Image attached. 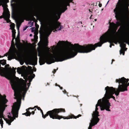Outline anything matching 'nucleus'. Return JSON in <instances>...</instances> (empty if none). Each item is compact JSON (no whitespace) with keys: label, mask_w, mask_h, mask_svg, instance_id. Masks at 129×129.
Returning <instances> with one entry per match:
<instances>
[{"label":"nucleus","mask_w":129,"mask_h":129,"mask_svg":"<svg viewBox=\"0 0 129 129\" xmlns=\"http://www.w3.org/2000/svg\"><path fill=\"white\" fill-rule=\"evenodd\" d=\"M120 31V28H119V29L118 30V31Z\"/></svg>","instance_id":"64"},{"label":"nucleus","mask_w":129,"mask_h":129,"mask_svg":"<svg viewBox=\"0 0 129 129\" xmlns=\"http://www.w3.org/2000/svg\"><path fill=\"white\" fill-rule=\"evenodd\" d=\"M31 114H32L33 115L34 114L35 112L34 111H33L31 112Z\"/></svg>","instance_id":"52"},{"label":"nucleus","mask_w":129,"mask_h":129,"mask_svg":"<svg viewBox=\"0 0 129 129\" xmlns=\"http://www.w3.org/2000/svg\"><path fill=\"white\" fill-rule=\"evenodd\" d=\"M67 5L66 4H63L61 5L60 7H63V11H62V12H64L66 10L67 8Z\"/></svg>","instance_id":"27"},{"label":"nucleus","mask_w":129,"mask_h":129,"mask_svg":"<svg viewBox=\"0 0 129 129\" xmlns=\"http://www.w3.org/2000/svg\"><path fill=\"white\" fill-rule=\"evenodd\" d=\"M35 25L37 27H39V26L38 25V24H37V23H35Z\"/></svg>","instance_id":"50"},{"label":"nucleus","mask_w":129,"mask_h":129,"mask_svg":"<svg viewBox=\"0 0 129 129\" xmlns=\"http://www.w3.org/2000/svg\"><path fill=\"white\" fill-rule=\"evenodd\" d=\"M65 112L64 109L60 108L54 109L52 110L48 111L45 115H44L43 112L41 113L42 117L44 118H45L49 115L50 117L53 119H57L59 120H60L62 118H63L64 119H68L73 118L76 119L77 118H78L81 116V115L80 114L76 116L73 114H71L68 116L66 117L59 115L58 114L60 113Z\"/></svg>","instance_id":"4"},{"label":"nucleus","mask_w":129,"mask_h":129,"mask_svg":"<svg viewBox=\"0 0 129 129\" xmlns=\"http://www.w3.org/2000/svg\"><path fill=\"white\" fill-rule=\"evenodd\" d=\"M33 36L31 34H30L29 35V36L30 37H31Z\"/></svg>","instance_id":"62"},{"label":"nucleus","mask_w":129,"mask_h":129,"mask_svg":"<svg viewBox=\"0 0 129 129\" xmlns=\"http://www.w3.org/2000/svg\"><path fill=\"white\" fill-rule=\"evenodd\" d=\"M3 18V16H0V19H1Z\"/></svg>","instance_id":"61"},{"label":"nucleus","mask_w":129,"mask_h":129,"mask_svg":"<svg viewBox=\"0 0 129 129\" xmlns=\"http://www.w3.org/2000/svg\"><path fill=\"white\" fill-rule=\"evenodd\" d=\"M99 106L98 104H96L95 106V111L94 112H93V113L92 114V118H94L95 119H99V120L100 119L98 118V116H99V112L98 111V107Z\"/></svg>","instance_id":"18"},{"label":"nucleus","mask_w":129,"mask_h":129,"mask_svg":"<svg viewBox=\"0 0 129 129\" xmlns=\"http://www.w3.org/2000/svg\"><path fill=\"white\" fill-rule=\"evenodd\" d=\"M8 118H9L10 119L12 118V117H11V116H10L9 115H8Z\"/></svg>","instance_id":"45"},{"label":"nucleus","mask_w":129,"mask_h":129,"mask_svg":"<svg viewBox=\"0 0 129 129\" xmlns=\"http://www.w3.org/2000/svg\"><path fill=\"white\" fill-rule=\"evenodd\" d=\"M16 107H13L12 108V110L11 112L13 116L12 118L10 119L12 122L13 121L14 119H15L16 118H17L18 117V111L19 110V108H18V109H16Z\"/></svg>","instance_id":"15"},{"label":"nucleus","mask_w":129,"mask_h":129,"mask_svg":"<svg viewBox=\"0 0 129 129\" xmlns=\"http://www.w3.org/2000/svg\"><path fill=\"white\" fill-rule=\"evenodd\" d=\"M106 36H101L100 37V42L95 44L94 45L92 44L85 45L83 46L80 45L78 44H75L76 48L78 49V52L79 53H87L90 52L92 50H94L97 47H101L104 43L107 42H113L116 44L118 42L121 43V40L118 39L115 37H111L106 38Z\"/></svg>","instance_id":"3"},{"label":"nucleus","mask_w":129,"mask_h":129,"mask_svg":"<svg viewBox=\"0 0 129 129\" xmlns=\"http://www.w3.org/2000/svg\"><path fill=\"white\" fill-rule=\"evenodd\" d=\"M23 21V20H19L16 23V26L19 33V28L21 26V23Z\"/></svg>","instance_id":"24"},{"label":"nucleus","mask_w":129,"mask_h":129,"mask_svg":"<svg viewBox=\"0 0 129 129\" xmlns=\"http://www.w3.org/2000/svg\"><path fill=\"white\" fill-rule=\"evenodd\" d=\"M34 37L35 38H36V37H38V36L37 35H35L34 36Z\"/></svg>","instance_id":"57"},{"label":"nucleus","mask_w":129,"mask_h":129,"mask_svg":"<svg viewBox=\"0 0 129 129\" xmlns=\"http://www.w3.org/2000/svg\"><path fill=\"white\" fill-rule=\"evenodd\" d=\"M97 104L99 106L101 110H104L105 109L106 111H110L109 108L111 106L110 103L106 98L105 96L102 98V100L100 99L98 100Z\"/></svg>","instance_id":"9"},{"label":"nucleus","mask_w":129,"mask_h":129,"mask_svg":"<svg viewBox=\"0 0 129 129\" xmlns=\"http://www.w3.org/2000/svg\"><path fill=\"white\" fill-rule=\"evenodd\" d=\"M33 71H30L25 73L24 75L26 78H28L29 80V82H30L32 81V79L35 77V75L33 74ZM30 83H28V88L30 86Z\"/></svg>","instance_id":"13"},{"label":"nucleus","mask_w":129,"mask_h":129,"mask_svg":"<svg viewBox=\"0 0 129 129\" xmlns=\"http://www.w3.org/2000/svg\"><path fill=\"white\" fill-rule=\"evenodd\" d=\"M0 123L1 124L2 128L3 127V121L2 119H0Z\"/></svg>","instance_id":"34"},{"label":"nucleus","mask_w":129,"mask_h":129,"mask_svg":"<svg viewBox=\"0 0 129 129\" xmlns=\"http://www.w3.org/2000/svg\"><path fill=\"white\" fill-rule=\"evenodd\" d=\"M6 60L3 59V60H0V64L1 65V64H2L4 65L6 64Z\"/></svg>","instance_id":"31"},{"label":"nucleus","mask_w":129,"mask_h":129,"mask_svg":"<svg viewBox=\"0 0 129 129\" xmlns=\"http://www.w3.org/2000/svg\"><path fill=\"white\" fill-rule=\"evenodd\" d=\"M35 30V29H34L33 28L32 29H31V31H33Z\"/></svg>","instance_id":"63"},{"label":"nucleus","mask_w":129,"mask_h":129,"mask_svg":"<svg viewBox=\"0 0 129 129\" xmlns=\"http://www.w3.org/2000/svg\"><path fill=\"white\" fill-rule=\"evenodd\" d=\"M127 36L128 37L127 39L125 40L124 42L126 43L129 45V33L128 34Z\"/></svg>","instance_id":"30"},{"label":"nucleus","mask_w":129,"mask_h":129,"mask_svg":"<svg viewBox=\"0 0 129 129\" xmlns=\"http://www.w3.org/2000/svg\"><path fill=\"white\" fill-rule=\"evenodd\" d=\"M65 43L66 42L65 41H60L58 42L57 44L59 45H64L65 44Z\"/></svg>","instance_id":"32"},{"label":"nucleus","mask_w":129,"mask_h":129,"mask_svg":"<svg viewBox=\"0 0 129 129\" xmlns=\"http://www.w3.org/2000/svg\"><path fill=\"white\" fill-rule=\"evenodd\" d=\"M16 43L15 45L17 49V50L19 52H21L22 51L23 49V44L22 43H20L19 37H17L15 39Z\"/></svg>","instance_id":"14"},{"label":"nucleus","mask_w":129,"mask_h":129,"mask_svg":"<svg viewBox=\"0 0 129 129\" xmlns=\"http://www.w3.org/2000/svg\"><path fill=\"white\" fill-rule=\"evenodd\" d=\"M129 80L128 79H126L123 77L116 80V82L119 84L118 86L119 91L123 92L127 90V87L129 86V82L128 83Z\"/></svg>","instance_id":"8"},{"label":"nucleus","mask_w":129,"mask_h":129,"mask_svg":"<svg viewBox=\"0 0 129 129\" xmlns=\"http://www.w3.org/2000/svg\"><path fill=\"white\" fill-rule=\"evenodd\" d=\"M17 72L19 74H21V70L20 68L19 67L17 68Z\"/></svg>","instance_id":"33"},{"label":"nucleus","mask_w":129,"mask_h":129,"mask_svg":"<svg viewBox=\"0 0 129 129\" xmlns=\"http://www.w3.org/2000/svg\"><path fill=\"white\" fill-rule=\"evenodd\" d=\"M32 8L34 9V10H33L32 12L33 14L35 15V16H36V15L37 14V9L36 7L35 6H32Z\"/></svg>","instance_id":"28"},{"label":"nucleus","mask_w":129,"mask_h":129,"mask_svg":"<svg viewBox=\"0 0 129 129\" xmlns=\"http://www.w3.org/2000/svg\"><path fill=\"white\" fill-rule=\"evenodd\" d=\"M23 63H24L23 62H20V64L21 65H23Z\"/></svg>","instance_id":"58"},{"label":"nucleus","mask_w":129,"mask_h":129,"mask_svg":"<svg viewBox=\"0 0 129 129\" xmlns=\"http://www.w3.org/2000/svg\"><path fill=\"white\" fill-rule=\"evenodd\" d=\"M73 0H66V2L67 3H69L70 2H72ZM68 5L69 6L70 5L69 4H68Z\"/></svg>","instance_id":"38"},{"label":"nucleus","mask_w":129,"mask_h":129,"mask_svg":"<svg viewBox=\"0 0 129 129\" xmlns=\"http://www.w3.org/2000/svg\"><path fill=\"white\" fill-rule=\"evenodd\" d=\"M6 67V68H7V71H8L9 70V69L8 68V67H9V64H6L5 66Z\"/></svg>","instance_id":"39"},{"label":"nucleus","mask_w":129,"mask_h":129,"mask_svg":"<svg viewBox=\"0 0 129 129\" xmlns=\"http://www.w3.org/2000/svg\"><path fill=\"white\" fill-rule=\"evenodd\" d=\"M8 55V53H6L5 54V55L3 56L4 57V56H7Z\"/></svg>","instance_id":"49"},{"label":"nucleus","mask_w":129,"mask_h":129,"mask_svg":"<svg viewBox=\"0 0 129 129\" xmlns=\"http://www.w3.org/2000/svg\"><path fill=\"white\" fill-rule=\"evenodd\" d=\"M115 61V60H114V59H112V62H111V64H112V63H113V61Z\"/></svg>","instance_id":"56"},{"label":"nucleus","mask_w":129,"mask_h":129,"mask_svg":"<svg viewBox=\"0 0 129 129\" xmlns=\"http://www.w3.org/2000/svg\"><path fill=\"white\" fill-rule=\"evenodd\" d=\"M36 68H35L34 69V71H35V72L36 71Z\"/></svg>","instance_id":"59"},{"label":"nucleus","mask_w":129,"mask_h":129,"mask_svg":"<svg viewBox=\"0 0 129 129\" xmlns=\"http://www.w3.org/2000/svg\"><path fill=\"white\" fill-rule=\"evenodd\" d=\"M13 72L15 73H16L15 69L13 67Z\"/></svg>","instance_id":"43"},{"label":"nucleus","mask_w":129,"mask_h":129,"mask_svg":"<svg viewBox=\"0 0 129 129\" xmlns=\"http://www.w3.org/2000/svg\"><path fill=\"white\" fill-rule=\"evenodd\" d=\"M102 6V4H99V6L100 7H101Z\"/></svg>","instance_id":"51"},{"label":"nucleus","mask_w":129,"mask_h":129,"mask_svg":"<svg viewBox=\"0 0 129 129\" xmlns=\"http://www.w3.org/2000/svg\"><path fill=\"white\" fill-rule=\"evenodd\" d=\"M10 26L13 28H14L15 27V24L14 23H12L10 25Z\"/></svg>","instance_id":"36"},{"label":"nucleus","mask_w":129,"mask_h":129,"mask_svg":"<svg viewBox=\"0 0 129 129\" xmlns=\"http://www.w3.org/2000/svg\"><path fill=\"white\" fill-rule=\"evenodd\" d=\"M125 2V14H127L129 13V0H124Z\"/></svg>","instance_id":"21"},{"label":"nucleus","mask_w":129,"mask_h":129,"mask_svg":"<svg viewBox=\"0 0 129 129\" xmlns=\"http://www.w3.org/2000/svg\"><path fill=\"white\" fill-rule=\"evenodd\" d=\"M99 121V119L98 120L95 119L94 118H92L90 120V123L88 129H92V126L96 124Z\"/></svg>","instance_id":"19"},{"label":"nucleus","mask_w":129,"mask_h":129,"mask_svg":"<svg viewBox=\"0 0 129 129\" xmlns=\"http://www.w3.org/2000/svg\"><path fill=\"white\" fill-rule=\"evenodd\" d=\"M126 39H127V38L123 39L122 40H121V43H120V47L121 48V50L119 51L120 55H121L122 53L123 55H124L125 52L124 51V49L125 48L126 45L123 43H124V40Z\"/></svg>","instance_id":"17"},{"label":"nucleus","mask_w":129,"mask_h":129,"mask_svg":"<svg viewBox=\"0 0 129 129\" xmlns=\"http://www.w3.org/2000/svg\"><path fill=\"white\" fill-rule=\"evenodd\" d=\"M63 92L65 93H66L67 92V91H66L65 90H64Z\"/></svg>","instance_id":"55"},{"label":"nucleus","mask_w":129,"mask_h":129,"mask_svg":"<svg viewBox=\"0 0 129 129\" xmlns=\"http://www.w3.org/2000/svg\"><path fill=\"white\" fill-rule=\"evenodd\" d=\"M9 55L8 57V58L9 60L15 58L17 56H18L20 52L18 50H13L9 49Z\"/></svg>","instance_id":"12"},{"label":"nucleus","mask_w":129,"mask_h":129,"mask_svg":"<svg viewBox=\"0 0 129 129\" xmlns=\"http://www.w3.org/2000/svg\"><path fill=\"white\" fill-rule=\"evenodd\" d=\"M6 108V107H5L4 110V107H3L1 109V110H0V118H3L6 121V123L8 124L9 125H10L11 124V123L12 122V121L10 119L5 118L3 116V112L5 110Z\"/></svg>","instance_id":"16"},{"label":"nucleus","mask_w":129,"mask_h":129,"mask_svg":"<svg viewBox=\"0 0 129 129\" xmlns=\"http://www.w3.org/2000/svg\"><path fill=\"white\" fill-rule=\"evenodd\" d=\"M56 70L54 69L53 71L52 72L54 73H55L56 72Z\"/></svg>","instance_id":"47"},{"label":"nucleus","mask_w":129,"mask_h":129,"mask_svg":"<svg viewBox=\"0 0 129 129\" xmlns=\"http://www.w3.org/2000/svg\"><path fill=\"white\" fill-rule=\"evenodd\" d=\"M8 102V100L6 99V96L4 95L3 96L0 94V110L1 109L7 107L6 104Z\"/></svg>","instance_id":"11"},{"label":"nucleus","mask_w":129,"mask_h":129,"mask_svg":"<svg viewBox=\"0 0 129 129\" xmlns=\"http://www.w3.org/2000/svg\"><path fill=\"white\" fill-rule=\"evenodd\" d=\"M29 108H31L30 109H34L35 108V107H34V108H31V107H30Z\"/></svg>","instance_id":"60"},{"label":"nucleus","mask_w":129,"mask_h":129,"mask_svg":"<svg viewBox=\"0 0 129 129\" xmlns=\"http://www.w3.org/2000/svg\"><path fill=\"white\" fill-rule=\"evenodd\" d=\"M12 33H14L16 34V31H15V29H14L13 30H12Z\"/></svg>","instance_id":"44"},{"label":"nucleus","mask_w":129,"mask_h":129,"mask_svg":"<svg viewBox=\"0 0 129 129\" xmlns=\"http://www.w3.org/2000/svg\"><path fill=\"white\" fill-rule=\"evenodd\" d=\"M66 42L68 46L72 47L71 50L69 51H59L53 54L50 52V48H48L47 52L43 53V58L39 60L40 64H43L45 62L50 64L55 61H62L76 56L78 52V49L76 48L75 44L73 45L68 41Z\"/></svg>","instance_id":"1"},{"label":"nucleus","mask_w":129,"mask_h":129,"mask_svg":"<svg viewBox=\"0 0 129 129\" xmlns=\"http://www.w3.org/2000/svg\"><path fill=\"white\" fill-rule=\"evenodd\" d=\"M15 38H13L12 39V40L11 41V47H10V49L11 50H18L17 49L15 48V44H14V39H15Z\"/></svg>","instance_id":"22"},{"label":"nucleus","mask_w":129,"mask_h":129,"mask_svg":"<svg viewBox=\"0 0 129 129\" xmlns=\"http://www.w3.org/2000/svg\"><path fill=\"white\" fill-rule=\"evenodd\" d=\"M31 59H33L37 60V54H33L31 56Z\"/></svg>","instance_id":"29"},{"label":"nucleus","mask_w":129,"mask_h":129,"mask_svg":"<svg viewBox=\"0 0 129 129\" xmlns=\"http://www.w3.org/2000/svg\"><path fill=\"white\" fill-rule=\"evenodd\" d=\"M5 20L7 22V23H9L10 22V20L9 19H5Z\"/></svg>","instance_id":"41"},{"label":"nucleus","mask_w":129,"mask_h":129,"mask_svg":"<svg viewBox=\"0 0 129 129\" xmlns=\"http://www.w3.org/2000/svg\"><path fill=\"white\" fill-rule=\"evenodd\" d=\"M105 90H106V92L104 96L109 101V100L111 98H113L116 101L115 98L113 95V94L115 93L116 96H118L119 95V92H120L119 91V90L118 86V89L114 88L112 87H109L108 86H107L105 88Z\"/></svg>","instance_id":"6"},{"label":"nucleus","mask_w":129,"mask_h":129,"mask_svg":"<svg viewBox=\"0 0 129 129\" xmlns=\"http://www.w3.org/2000/svg\"><path fill=\"white\" fill-rule=\"evenodd\" d=\"M19 37V32L18 31V35L17 36V37H18V38Z\"/></svg>","instance_id":"53"},{"label":"nucleus","mask_w":129,"mask_h":129,"mask_svg":"<svg viewBox=\"0 0 129 129\" xmlns=\"http://www.w3.org/2000/svg\"><path fill=\"white\" fill-rule=\"evenodd\" d=\"M7 76L9 79L10 80V84L12 89L14 91V98L17 100V102H15L13 104L12 108L16 107V109H20L22 99V94L23 96L25 95L27 90V89L26 84L25 83H23L19 87V78L16 77L15 74H8Z\"/></svg>","instance_id":"2"},{"label":"nucleus","mask_w":129,"mask_h":129,"mask_svg":"<svg viewBox=\"0 0 129 129\" xmlns=\"http://www.w3.org/2000/svg\"><path fill=\"white\" fill-rule=\"evenodd\" d=\"M109 43L111 44L112 46H114V44L113 43V42H109Z\"/></svg>","instance_id":"48"},{"label":"nucleus","mask_w":129,"mask_h":129,"mask_svg":"<svg viewBox=\"0 0 129 129\" xmlns=\"http://www.w3.org/2000/svg\"><path fill=\"white\" fill-rule=\"evenodd\" d=\"M41 29V30L39 31V33L40 34H43L44 33V30L43 28H41V27L40 28Z\"/></svg>","instance_id":"37"},{"label":"nucleus","mask_w":129,"mask_h":129,"mask_svg":"<svg viewBox=\"0 0 129 129\" xmlns=\"http://www.w3.org/2000/svg\"><path fill=\"white\" fill-rule=\"evenodd\" d=\"M3 14L5 17L6 19H9L10 16V14L8 13L6 11H5V10H4V12L3 13Z\"/></svg>","instance_id":"25"},{"label":"nucleus","mask_w":129,"mask_h":129,"mask_svg":"<svg viewBox=\"0 0 129 129\" xmlns=\"http://www.w3.org/2000/svg\"><path fill=\"white\" fill-rule=\"evenodd\" d=\"M59 87L61 89H62L63 88L62 87H61L60 85H59Z\"/></svg>","instance_id":"54"},{"label":"nucleus","mask_w":129,"mask_h":129,"mask_svg":"<svg viewBox=\"0 0 129 129\" xmlns=\"http://www.w3.org/2000/svg\"><path fill=\"white\" fill-rule=\"evenodd\" d=\"M30 108H28L26 109V112L25 113H23L22 114L25 115L27 116H29L31 114V112L29 111V110L30 109Z\"/></svg>","instance_id":"26"},{"label":"nucleus","mask_w":129,"mask_h":129,"mask_svg":"<svg viewBox=\"0 0 129 129\" xmlns=\"http://www.w3.org/2000/svg\"><path fill=\"white\" fill-rule=\"evenodd\" d=\"M35 108H37L39 110H40L41 109L40 107H38V106H35Z\"/></svg>","instance_id":"40"},{"label":"nucleus","mask_w":129,"mask_h":129,"mask_svg":"<svg viewBox=\"0 0 129 129\" xmlns=\"http://www.w3.org/2000/svg\"><path fill=\"white\" fill-rule=\"evenodd\" d=\"M111 27V29L109 31H108L102 36H106L107 38L111 37H115L116 36L117 32L116 30L118 27L112 26V25H110Z\"/></svg>","instance_id":"10"},{"label":"nucleus","mask_w":129,"mask_h":129,"mask_svg":"<svg viewBox=\"0 0 129 129\" xmlns=\"http://www.w3.org/2000/svg\"><path fill=\"white\" fill-rule=\"evenodd\" d=\"M30 20H32L34 21H35L36 20V19L35 17L33 15L31 16V18H30Z\"/></svg>","instance_id":"35"},{"label":"nucleus","mask_w":129,"mask_h":129,"mask_svg":"<svg viewBox=\"0 0 129 129\" xmlns=\"http://www.w3.org/2000/svg\"><path fill=\"white\" fill-rule=\"evenodd\" d=\"M12 37L13 38H15V34L12 33Z\"/></svg>","instance_id":"42"},{"label":"nucleus","mask_w":129,"mask_h":129,"mask_svg":"<svg viewBox=\"0 0 129 129\" xmlns=\"http://www.w3.org/2000/svg\"><path fill=\"white\" fill-rule=\"evenodd\" d=\"M60 15L58 16H56V21L51 26L48 27L46 29L45 34L47 36H49L51 34V32L54 29H55V30L54 32L57 30L56 29L58 30H60L62 28V27L61 24V23L57 21L60 18Z\"/></svg>","instance_id":"7"},{"label":"nucleus","mask_w":129,"mask_h":129,"mask_svg":"<svg viewBox=\"0 0 129 129\" xmlns=\"http://www.w3.org/2000/svg\"><path fill=\"white\" fill-rule=\"evenodd\" d=\"M122 1L121 0H119L117 4H118L117 7L116 6V8L114 10V12L115 13V17L117 21L116 22V24L112 22L110 24V25H112L115 27H118L121 25L120 22L122 15V13L120 9L122 5Z\"/></svg>","instance_id":"5"},{"label":"nucleus","mask_w":129,"mask_h":129,"mask_svg":"<svg viewBox=\"0 0 129 129\" xmlns=\"http://www.w3.org/2000/svg\"><path fill=\"white\" fill-rule=\"evenodd\" d=\"M28 27L27 26H26L23 29V31L25 30Z\"/></svg>","instance_id":"46"},{"label":"nucleus","mask_w":129,"mask_h":129,"mask_svg":"<svg viewBox=\"0 0 129 129\" xmlns=\"http://www.w3.org/2000/svg\"><path fill=\"white\" fill-rule=\"evenodd\" d=\"M7 74V72L5 68L1 67L0 64V75L1 76L5 77Z\"/></svg>","instance_id":"20"},{"label":"nucleus","mask_w":129,"mask_h":129,"mask_svg":"<svg viewBox=\"0 0 129 129\" xmlns=\"http://www.w3.org/2000/svg\"><path fill=\"white\" fill-rule=\"evenodd\" d=\"M48 39L47 38H46L44 40V45L45 47L46 48H47V49H46V50L45 51H44L43 52H47L48 51V48H49L47 47V46L48 45Z\"/></svg>","instance_id":"23"}]
</instances>
